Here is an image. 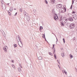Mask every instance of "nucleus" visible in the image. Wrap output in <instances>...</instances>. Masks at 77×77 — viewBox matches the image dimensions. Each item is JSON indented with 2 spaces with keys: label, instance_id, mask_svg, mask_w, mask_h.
<instances>
[{
  "label": "nucleus",
  "instance_id": "17",
  "mask_svg": "<svg viewBox=\"0 0 77 77\" xmlns=\"http://www.w3.org/2000/svg\"><path fill=\"white\" fill-rule=\"evenodd\" d=\"M69 56L70 59H72L73 57V56L71 54H70Z\"/></svg>",
  "mask_w": 77,
  "mask_h": 77
},
{
  "label": "nucleus",
  "instance_id": "49",
  "mask_svg": "<svg viewBox=\"0 0 77 77\" xmlns=\"http://www.w3.org/2000/svg\"><path fill=\"white\" fill-rule=\"evenodd\" d=\"M75 71H76V72H77V69H76L75 70Z\"/></svg>",
  "mask_w": 77,
  "mask_h": 77
},
{
  "label": "nucleus",
  "instance_id": "14",
  "mask_svg": "<svg viewBox=\"0 0 77 77\" xmlns=\"http://www.w3.org/2000/svg\"><path fill=\"white\" fill-rule=\"evenodd\" d=\"M61 55L62 57H65V55H64V53H62L61 54Z\"/></svg>",
  "mask_w": 77,
  "mask_h": 77
},
{
  "label": "nucleus",
  "instance_id": "30",
  "mask_svg": "<svg viewBox=\"0 0 77 77\" xmlns=\"http://www.w3.org/2000/svg\"><path fill=\"white\" fill-rule=\"evenodd\" d=\"M64 72L65 74H66V75H67V72L65 71V70H64Z\"/></svg>",
  "mask_w": 77,
  "mask_h": 77
},
{
  "label": "nucleus",
  "instance_id": "18",
  "mask_svg": "<svg viewBox=\"0 0 77 77\" xmlns=\"http://www.w3.org/2000/svg\"><path fill=\"white\" fill-rule=\"evenodd\" d=\"M19 11L20 12H21L23 11V9H22V8H21L20 9Z\"/></svg>",
  "mask_w": 77,
  "mask_h": 77
},
{
  "label": "nucleus",
  "instance_id": "10",
  "mask_svg": "<svg viewBox=\"0 0 77 77\" xmlns=\"http://www.w3.org/2000/svg\"><path fill=\"white\" fill-rule=\"evenodd\" d=\"M18 43L20 47H23V44L22 43V42H20V44H19V42H18Z\"/></svg>",
  "mask_w": 77,
  "mask_h": 77
},
{
  "label": "nucleus",
  "instance_id": "52",
  "mask_svg": "<svg viewBox=\"0 0 77 77\" xmlns=\"http://www.w3.org/2000/svg\"><path fill=\"white\" fill-rule=\"evenodd\" d=\"M59 68H60V66H59Z\"/></svg>",
  "mask_w": 77,
  "mask_h": 77
},
{
  "label": "nucleus",
  "instance_id": "38",
  "mask_svg": "<svg viewBox=\"0 0 77 77\" xmlns=\"http://www.w3.org/2000/svg\"><path fill=\"white\" fill-rule=\"evenodd\" d=\"M57 63H58L59 64H60V62H59V60H57Z\"/></svg>",
  "mask_w": 77,
  "mask_h": 77
},
{
  "label": "nucleus",
  "instance_id": "21",
  "mask_svg": "<svg viewBox=\"0 0 77 77\" xmlns=\"http://www.w3.org/2000/svg\"><path fill=\"white\" fill-rule=\"evenodd\" d=\"M14 48H15V47H17V46L16 44H14Z\"/></svg>",
  "mask_w": 77,
  "mask_h": 77
},
{
  "label": "nucleus",
  "instance_id": "34",
  "mask_svg": "<svg viewBox=\"0 0 77 77\" xmlns=\"http://www.w3.org/2000/svg\"><path fill=\"white\" fill-rule=\"evenodd\" d=\"M55 45V44H53V48H52L53 49L54 48V46Z\"/></svg>",
  "mask_w": 77,
  "mask_h": 77
},
{
  "label": "nucleus",
  "instance_id": "32",
  "mask_svg": "<svg viewBox=\"0 0 77 77\" xmlns=\"http://www.w3.org/2000/svg\"><path fill=\"white\" fill-rule=\"evenodd\" d=\"M72 13V14H75V12L74 11H73Z\"/></svg>",
  "mask_w": 77,
  "mask_h": 77
},
{
  "label": "nucleus",
  "instance_id": "28",
  "mask_svg": "<svg viewBox=\"0 0 77 77\" xmlns=\"http://www.w3.org/2000/svg\"><path fill=\"white\" fill-rule=\"evenodd\" d=\"M24 14L25 16H26V15L27 13H26V12L25 11V12H24Z\"/></svg>",
  "mask_w": 77,
  "mask_h": 77
},
{
  "label": "nucleus",
  "instance_id": "41",
  "mask_svg": "<svg viewBox=\"0 0 77 77\" xmlns=\"http://www.w3.org/2000/svg\"><path fill=\"white\" fill-rule=\"evenodd\" d=\"M56 51H54V52H53V54H54V53H55V52Z\"/></svg>",
  "mask_w": 77,
  "mask_h": 77
},
{
  "label": "nucleus",
  "instance_id": "19",
  "mask_svg": "<svg viewBox=\"0 0 77 77\" xmlns=\"http://www.w3.org/2000/svg\"><path fill=\"white\" fill-rule=\"evenodd\" d=\"M61 25L63 26H64L65 25H64V24L63 22L61 23Z\"/></svg>",
  "mask_w": 77,
  "mask_h": 77
},
{
  "label": "nucleus",
  "instance_id": "48",
  "mask_svg": "<svg viewBox=\"0 0 77 77\" xmlns=\"http://www.w3.org/2000/svg\"><path fill=\"white\" fill-rule=\"evenodd\" d=\"M7 5H9V3H8L7 4Z\"/></svg>",
  "mask_w": 77,
  "mask_h": 77
},
{
  "label": "nucleus",
  "instance_id": "39",
  "mask_svg": "<svg viewBox=\"0 0 77 77\" xmlns=\"http://www.w3.org/2000/svg\"><path fill=\"white\" fill-rule=\"evenodd\" d=\"M19 66H20L21 68H22V66H21V64H19Z\"/></svg>",
  "mask_w": 77,
  "mask_h": 77
},
{
  "label": "nucleus",
  "instance_id": "4",
  "mask_svg": "<svg viewBox=\"0 0 77 77\" xmlns=\"http://www.w3.org/2000/svg\"><path fill=\"white\" fill-rule=\"evenodd\" d=\"M72 18H74V20H77V15L76 14H74L72 16Z\"/></svg>",
  "mask_w": 77,
  "mask_h": 77
},
{
  "label": "nucleus",
  "instance_id": "33",
  "mask_svg": "<svg viewBox=\"0 0 77 77\" xmlns=\"http://www.w3.org/2000/svg\"><path fill=\"white\" fill-rule=\"evenodd\" d=\"M8 12L9 15H11V13L10 12H9V11H8Z\"/></svg>",
  "mask_w": 77,
  "mask_h": 77
},
{
  "label": "nucleus",
  "instance_id": "45",
  "mask_svg": "<svg viewBox=\"0 0 77 77\" xmlns=\"http://www.w3.org/2000/svg\"><path fill=\"white\" fill-rule=\"evenodd\" d=\"M56 39H57V38H56Z\"/></svg>",
  "mask_w": 77,
  "mask_h": 77
},
{
  "label": "nucleus",
  "instance_id": "26",
  "mask_svg": "<svg viewBox=\"0 0 77 77\" xmlns=\"http://www.w3.org/2000/svg\"><path fill=\"white\" fill-rule=\"evenodd\" d=\"M51 2L52 3H53V2H54V0H51Z\"/></svg>",
  "mask_w": 77,
  "mask_h": 77
},
{
  "label": "nucleus",
  "instance_id": "5",
  "mask_svg": "<svg viewBox=\"0 0 77 77\" xmlns=\"http://www.w3.org/2000/svg\"><path fill=\"white\" fill-rule=\"evenodd\" d=\"M2 8L3 9L5 10L6 9V5L3 4L2 3Z\"/></svg>",
  "mask_w": 77,
  "mask_h": 77
},
{
  "label": "nucleus",
  "instance_id": "20",
  "mask_svg": "<svg viewBox=\"0 0 77 77\" xmlns=\"http://www.w3.org/2000/svg\"><path fill=\"white\" fill-rule=\"evenodd\" d=\"M42 37L43 38H45V39H46L45 38V35H44V34H43V35H42Z\"/></svg>",
  "mask_w": 77,
  "mask_h": 77
},
{
  "label": "nucleus",
  "instance_id": "47",
  "mask_svg": "<svg viewBox=\"0 0 77 77\" xmlns=\"http://www.w3.org/2000/svg\"><path fill=\"white\" fill-rule=\"evenodd\" d=\"M14 10H17V9L16 8H14Z\"/></svg>",
  "mask_w": 77,
  "mask_h": 77
},
{
  "label": "nucleus",
  "instance_id": "40",
  "mask_svg": "<svg viewBox=\"0 0 77 77\" xmlns=\"http://www.w3.org/2000/svg\"><path fill=\"white\" fill-rule=\"evenodd\" d=\"M11 62H13V63H14V61L13 60H11Z\"/></svg>",
  "mask_w": 77,
  "mask_h": 77
},
{
  "label": "nucleus",
  "instance_id": "15",
  "mask_svg": "<svg viewBox=\"0 0 77 77\" xmlns=\"http://www.w3.org/2000/svg\"><path fill=\"white\" fill-rule=\"evenodd\" d=\"M38 60H42V57H39L38 58Z\"/></svg>",
  "mask_w": 77,
  "mask_h": 77
},
{
  "label": "nucleus",
  "instance_id": "3",
  "mask_svg": "<svg viewBox=\"0 0 77 77\" xmlns=\"http://www.w3.org/2000/svg\"><path fill=\"white\" fill-rule=\"evenodd\" d=\"M62 6V5L60 4H57L56 6L57 8L58 9H59V8H61Z\"/></svg>",
  "mask_w": 77,
  "mask_h": 77
},
{
  "label": "nucleus",
  "instance_id": "35",
  "mask_svg": "<svg viewBox=\"0 0 77 77\" xmlns=\"http://www.w3.org/2000/svg\"><path fill=\"white\" fill-rule=\"evenodd\" d=\"M63 41L64 43H65V39L64 38H63Z\"/></svg>",
  "mask_w": 77,
  "mask_h": 77
},
{
  "label": "nucleus",
  "instance_id": "36",
  "mask_svg": "<svg viewBox=\"0 0 77 77\" xmlns=\"http://www.w3.org/2000/svg\"><path fill=\"white\" fill-rule=\"evenodd\" d=\"M33 11L34 12H36V10L35 9Z\"/></svg>",
  "mask_w": 77,
  "mask_h": 77
},
{
  "label": "nucleus",
  "instance_id": "25",
  "mask_svg": "<svg viewBox=\"0 0 77 77\" xmlns=\"http://www.w3.org/2000/svg\"><path fill=\"white\" fill-rule=\"evenodd\" d=\"M66 25L67 26H68V25H69V23H67L66 24Z\"/></svg>",
  "mask_w": 77,
  "mask_h": 77
},
{
  "label": "nucleus",
  "instance_id": "2",
  "mask_svg": "<svg viewBox=\"0 0 77 77\" xmlns=\"http://www.w3.org/2000/svg\"><path fill=\"white\" fill-rule=\"evenodd\" d=\"M62 21L63 23H65L67 22V21H68V20L66 17H64L62 19Z\"/></svg>",
  "mask_w": 77,
  "mask_h": 77
},
{
  "label": "nucleus",
  "instance_id": "51",
  "mask_svg": "<svg viewBox=\"0 0 77 77\" xmlns=\"http://www.w3.org/2000/svg\"><path fill=\"white\" fill-rule=\"evenodd\" d=\"M3 32L5 34V32H4V31H3Z\"/></svg>",
  "mask_w": 77,
  "mask_h": 77
},
{
  "label": "nucleus",
  "instance_id": "22",
  "mask_svg": "<svg viewBox=\"0 0 77 77\" xmlns=\"http://www.w3.org/2000/svg\"><path fill=\"white\" fill-rule=\"evenodd\" d=\"M12 7H10V8L11 9H10V11L11 12V11H12Z\"/></svg>",
  "mask_w": 77,
  "mask_h": 77
},
{
  "label": "nucleus",
  "instance_id": "9",
  "mask_svg": "<svg viewBox=\"0 0 77 77\" xmlns=\"http://www.w3.org/2000/svg\"><path fill=\"white\" fill-rule=\"evenodd\" d=\"M54 20H55L56 21L57 20H58V19H59V18H58V17H57V15L55 16L54 17Z\"/></svg>",
  "mask_w": 77,
  "mask_h": 77
},
{
  "label": "nucleus",
  "instance_id": "11",
  "mask_svg": "<svg viewBox=\"0 0 77 77\" xmlns=\"http://www.w3.org/2000/svg\"><path fill=\"white\" fill-rule=\"evenodd\" d=\"M74 0H72V5L70 8V9H72V5H73L74 4Z\"/></svg>",
  "mask_w": 77,
  "mask_h": 77
},
{
  "label": "nucleus",
  "instance_id": "8",
  "mask_svg": "<svg viewBox=\"0 0 77 77\" xmlns=\"http://www.w3.org/2000/svg\"><path fill=\"white\" fill-rule=\"evenodd\" d=\"M63 8H60V13H63L64 11H63Z\"/></svg>",
  "mask_w": 77,
  "mask_h": 77
},
{
  "label": "nucleus",
  "instance_id": "24",
  "mask_svg": "<svg viewBox=\"0 0 77 77\" xmlns=\"http://www.w3.org/2000/svg\"><path fill=\"white\" fill-rule=\"evenodd\" d=\"M45 3H46V4H48V2H47V1L45 0Z\"/></svg>",
  "mask_w": 77,
  "mask_h": 77
},
{
  "label": "nucleus",
  "instance_id": "42",
  "mask_svg": "<svg viewBox=\"0 0 77 77\" xmlns=\"http://www.w3.org/2000/svg\"><path fill=\"white\" fill-rule=\"evenodd\" d=\"M52 34H53L54 35V36H55L56 37V35H54V34L53 33H52Z\"/></svg>",
  "mask_w": 77,
  "mask_h": 77
},
{
  "label": "nucleus",
  "instance_id": "31",
  "mask_svg": "<svg viewBox=\"0 0 77 77\" xmlns=\"http://www.w3.org/2000/svg\"><path fill=\"white\" fill-rule=\"evenodd\" d=\"M73 40H74V41H75V40H76V38H75V37H74V38H73Z\"/></svg>",
  "mask_w": 77,
  "mask_h": 77
},
{
  "label": "nucleus",
  "instance_id": "46",
  "mask_svg": "<svg viewBox=\"0 0 77 77\" xmlns=\"http://www.w3.org/2000/svg\"><path fill=\"white\" fill-rule=\"evenodd\" d=\"M65 12H66V8H65Z\"/></svg>",
  "mask_w": 77,
  "mask_h": 77
},
{
  "label": "nucleus",
  "instance_id": "1",
  "mask_svg": "<svg viewBox=\"0 0 77 77\" xmlns=\"http://www.w3.org/2000/svg\"><path fill=\"white\" fill-rule=\"evenodd\" d=\"M75 23H72L70 25L69 27L70 29H73L75 27Z\"/></svg>",
  "mask_w": 77,
  "mask_h": 77
},
{
  "label": "nucleus",
  "instance_id": "50",
  "mask_svg": "<svg viewBox=\"0 0 77 77\" xmlns=\"http://www.w3.org/2000/svg\"><path fill=\"white\" fill-rule=\"evenodd\" d=\"M40 64L41 63V61H40Z\"/></svg>",
  "mask_w": 77,
  "mask_h": 77
},
{
  "label": "nucleus",
  "instance_id": "6",
  "mask_svg": "<svg viewBox=\"0 0 77 77\" xmlns=\"http://www.w3.org/2000/svg\"><path fill=\"white\" fill-rule=\"evenodd\" d=\"M3 50H5V52L6 53L7 52V49H8V47L6 46H5V48H3Z\"/></svg>",
  "mask_w": 77,
  "mask_h": 77
},
{
  "label": "nucleus",
  "instance_id": "13",
  "mask_svg": "<svg viewBox=\"0 0 77 77\" xmlns=\"http://www.w3.org/2000/svg\"><path fill=\"white\" fill-rule=\"evenodd\" d=\"M18 71L19 72H21V67H19L18 68Z\"/></svg>",
  "mask_w": 77,
  "mask_h": 77
},
{
  "label": "nucleus",
  "instance_id": "23",
  "mask_svg": "<svg viewBox=\"0 0 77 77\" xmlns=\"http://www.w3.org/2000/svg\"><path fill=\"white\" fill-rule=\"evenodd\" d=\"M43 29V27H42L40 26V30H42Z\"/></svg>",
  "mask_w": 77,
  "mask_h": 77
},
{
  "label": "nucleus",
  "instance_id": "54",
  "mask_svg": "<svg viewBox=\"0 0 77 77\" xmlns=\"http://www.w3.org/2000/svg\"><path fill=\"white\" fill-rule=\"evenodd\" d=\"M13 0V1H14L15 0Z\"/></svg>",
  "mask_w": 77,
  "mask_h": 77
},
{
  "label": "nucleus",
  "instance_id": "44",
  "mask_svg": "<svg viewBox=\"0 0 77 77\" xmlns=\"http://www.w3.org/2000/svg\"><path fill=\"white\" fill-rule=\"evenodd\" d=\"M54 51H56V49H55V48H54L53 49Z\"/></svg>",
  "mask_w": 77,
  "mask_h": 77
},
{
  "label": "nucleus",
  "instance_id": "29",
  "mask_svg": "<svg viewBox=\"0 0 77 77\" xmlns=\"http://www.w3.org/2000/svg\"><path fill=\"white\" fill-rule=\"evenodd\" d=\"M12 66H13V68H14V69H15V66H14V65H12Z\"/></svg>",
  "mask_w": 77,
  "mask_h": 77
},
{
  "label": "nucleus",
  "instance_id": "16",
  "mask_svg": "<svg viewBox=\"0 0 77 77\" xmlns=\"http://www.w3.org/2000/svg\"><path fill=\"white\" fill-rule=\"evenodd\" d=\"M18 38L19 39V40L20 42H21V38H20V36H18Z\"/></svg>",
  "mask_w": 77,
  "mask_h": 77
},
{
  "label": "nucleus",
  "instance_id": "7",
  "mask_svg": "<svg viewBox=\"0 0 77 77\" xmlns=\"http://www.w3.org/2000/svg\"><path fill=\"white\" fill-rule=\"evenodd\" d=\"M68 20L70 21H73V19L71 17H69L68 18Z\"/></svg>",
  "mask_w": 77,
  "mask_h": 77
},
{
  "label": "nucleus",
  "instance_id": "53",
  "mask_svg": "<svg viewBox=\"0 0 77 77\" xmlns=\"http://www.w3.org/2000/svg\"><path fill=\"white\" fill-rule=\"evenodd\" d=\"M58 66H59V65H58Z\"/></svg>",
  "mask_w": 77,
  "mask_h": 77
},
{
  "label": "nucleus",
  "instance_id": "37",
  "mask_svg": "<svg viewBox=\"0 0 77 77\" xmlns=\"http://www.w3.org/2000/svg\"><path fill=\"white\" fill-rule=\"evenodd\" d=\"M49 54H50V55H51V56H52V54L51 53L49 52Z\"/></svg>",
  "mask_w": 77,
  "mask_h": 77
},
{
  "label": "nucleus",
  "instance_id": "43",
  "mask_svg": "<svg viewBox=\"0 0 77 77\" xmlns=\"http://www.w3.org/2000/svg\"><path fill=\"white\" fill-rule=\"evenodd\" d=\"M17 13H16V14L14 15L15 16H16L17 15Z\"/></svg>",
  "mask_w": 77,
  "mask_h": 77
},
{
  "label": "nucleus",
  "instance_id": "12",
  "mask_svg": "<svg viewBox=\"0 0 77 77\" xmlns=\"http://www.w3.org/2000/svg\"><path fill=\"white\" fill-rule=\"evenodd\" d=\"M26 18L27 21H29V20H30V17H29L28 15L26 16Z\"/></svg>",
  "mask_w": 77,
  "mask_h": 77
},
{
  "label": "nucleus",
  "instance_id": "27",
  "mask_svg": "<svg viewBox=\"0 0 77 77\" xmlns=\"http://www.w3.org/2000/svg\"><path fill=\"white\" fill-rule=\"evenodd\" d=\"M54 57L55 58V59H57V58L56 57V54H54Z\"/></svg>",
  "mask_w": 77,
  "mask_h": 77
}]
</instances>
